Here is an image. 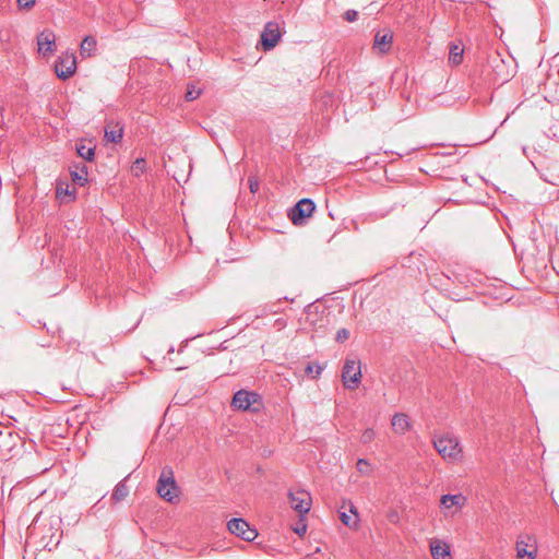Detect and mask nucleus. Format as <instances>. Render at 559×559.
I'll return each instance as SVG.
<instances>
[{"instance_id":"obj_1","label":"nucleus","mask_w":559,"mask_h":559,"mask_svg":"<svg viewBox=\"0 0 559 559\" xmlns=\"http://www.w3.org/2000/svg\"><path fill=\"white\" fill-rule=\"evenodd\" d=\"M156 490L158 496L168 502H174L179 498L180 489L176 483L174 471L170 466H164L162 468Z\"/></svg>"},{"instance_id":"obj_2","label":"nucleus","mask_w":559,"mask_h":559,"mask_svg":"<svg viewBox=\"0 0 559 559\" xmlns=\"http://www.w3.org/2000/svg\"><path fill=\"white\" fill-rule=\"evenodd\" d=\"M433 447L444 460L455 461L461 456L462 449L460 442L453 436L445 435L436 438Z\"/></svg>"},{"instance_id":"obj_3","label":"nucleus","mask_w":559,"mask_h":559,"mask_svg":"<svg viewBox=\"0 0 559 559\" xmlns=\"http://www.w3.org/2000/svg\"><path fill=\"white\" fill-rule=\"evenodd\" d=\"M231 405L236 409L259 412L262 407L261 396L254 392L240 390L235 393Z\"/></svg>"},{"instance_id":"obj_4","label":"nucleus","mask_w":559,"mask_h":559,"mask_svg":"<svg viewBox=\"0 0 559 559\" xmlns=\"http://www.w3.org/2000/svg\"><path fill=\"white\" fill-rule=\"evenodd\" d=\"M343 384L346 389L355 390L361 379L359 361L355 359H346L342 370Z\"/></svg>"},{"instance_id":"obj_5","label":"nucleus","mask_w":559,"mask_h":559,"mask_svg":"<svg viewBox=\"0 0 559 559\" xmlns=\"http://www.w3.org/2000/svg\"><path fill=\"white\" fill-rule=\"evenodd\" d=\"M76 71V58L74 53H62L55 63L57 76L63 81L70 79Z\"/></svg>"},{"instance_id":"obj_6","label":"nucleus","mask_w":559,"mask_h":559,"mask_svg":"<svg viewBox=\"0 0 559 559\" xmlns=\"http://www.w3.org/2000/svg\"><path fill=\"white\" fill-rule=\"evenodd\" d=\"M227 528L231 534L240 537L246 542H252L258 536V532L250 527L248 522L243 519L234 518L229 520L227 523Z\"/></svg>"},{"instance_id":"obj_7","label":"nucleus","mask_w":559,"mask_h":559,"mask_svg":"<svg viewBox=\"0 0 559 559\" xmlns=\"http://www.w3.org/2000/svg\"><path fill=\"white\" fill-rule=\"evenodd\" d=\"M288 498L292 509L300 515L307 514L310 511L311 496L306 490L298 489L296 491H289Z\"/></svg>"},{"instance_id":"obj_8","label":"nucleus","mask_w":559,"mask_h":559,"mask_svg":"<svg viewBox=\"0 0 559 559\" xmlns=\"http://www.w3.org/2000/svg\"><path fill=\"white\" fill-rule=\"evenodd\" d=\"M316 209V204L311 199H301L292 209L289 217L295 225L301 224L305 218L311 216Z\"/></svg>"},{"instance_id":"obj_9","label":"nucleus","mask_w":559,"mask_h":559,"mask_svg":"<svg viewBox=\"0 0 559 559\" xmlns=\"http://www.w3.org/2000/svg\"><path fill=\"white\" fill-rule=\"evenodd\" d=\"M282 36L281 27L276 22L265 24L261 34V44L265 51L273 49Z\"/></svg>"},{"instance_id":"obj_10","label":"nucleus","mask_w":559,"mask_h":559,"mask_svg":"<svg viewBox=\"0 0 559 559\" xmlns=\"http://www.w3.org/2000/svg\"><path fill=\"white\" fill-rule=\"evenodd\" d=\"M393 33L390 29L379 31L374 35L373 49L378 53H386L391 49Z\"/></svg>"},{"instance_id":"obj_11","label":"nucleus","mask_w":559,"mask_h":559,"mask_svg":"<svg viewBox=\"0 0 559 559\" xmlns=\"http://www.w3.org/2000/svg\"><path fill=\"white\" fill-rule=\"evenodd\" d=\"M56 36L55 33L50 29H44L37 36V45L38 51L44 56L47 53H51L56 48Z\"/></svg>"},{"instance_id":"obj_12","label":"nucleus","mask_w":559,"mask_h":559,"mask_svg":"<svg viewBox=\"0 0 559 559\" xmlns=\"http://www.w3.org/2000/svg\"><path fill=\"white\" fill-rule=\"evenodd\" d=\"M346 504H348L349 512L354 515H349L346 511H340V519L344 525H346L349 528H357L358 522H359V515L357 508L353 504L352 501H343L342 509L346 508Z\"/></svg>"},{"instance_id":"obj_13","label":"nucleus","mask_w":559,"mask_h":559,"mask_svg":"<svg viewBox=\"0 0 559 559\" xmlns=\"http://www.w3.org/2000/svg\"><path fill=\"white\" fill-rule=\"evenodd\" d=\"M70 175L74 183L83 187L87 182V166L84 164H75L70 167Z\"/></svg>"},{"instance_id":"obj_14","label":"nucleus","mask_w":559,"mask_h":559,"mask_svg":"<svg viewBox=\"0 0 559 559\" xmlns=\"http://www.w3.org/2000/svg\"><path fill=\"white\" fill-rule=\"evenodd\" d=\"M392 427L396 433H405L409 427V419L408 416L404 413H397L392 417L391 420Z\"/></svg>"},{"instance_id":"obj_15","label":"nucleus","mask_w":559,"mask_h":559,"mask_svg":"<svg viewBox=\"0 0 559 559\" xmlns=\"http://www.w3.org/2000/svg\"><path fill=\"white\" fill-rule=\"evenodd\" d=\"M75 150L78 155L86 162L94 160L95 157V146L91 144H86L84 140H81L76 143Z\"/></svg>"},{"instance_id":"obj_16","label":"nucleus","mask_w":559,"mask_h":559,"mask_svg":"<svg viewBox=\"0 0 559 559\" xmlns=\"http://www.w3.org/2000/svg\"><path fill=\"white\" fill-rule=\"evenodd\" d=\"M97 41L94 36H85L80 45V55L82 58L92 57L95 53Z\"/></svg>"},{"instance_id":"obj_17","label":"nucleus","mask_w":559,"mask_h":559,"mask_svg":"<svg viewBox=\"0 0 559 559\" xmlns=\"http://www.w3.org/2000/svg\"><path fill=\"white\" fill-rule=\"evenodd\" d=\"M441 506L445 509H450L451 507H463L465 503V497L461 493L459 495H443L440 499Z\"/></svg>"},{"instance_id":"obj_18","label":"nucleus","mask_w":559,"mask_h":559,"mask_svg":"<svg viewBox=\"0 0 559 559\" xmlns=\"http://www.w3.org/2000/svg\"><path fill=\"white\" fill-rule=\"evenodd\" d=\"M430 551L433 559H447V557L450 556L448 545L441 544L439 540L431 542Z\"/></svg>"},{"instance_id":"obj_19","label":"nucleus","mask_w":559,"mask_h":559,"mask_svg":"<svg viewBox=\"0 0 559 559\" xmlns=\"http://www.w3.org/2000/svg\"><path fill=\"white\" fill-rule=\"evenodd\" d=\"M128 495L129 488L126 484V480L123 479L116 485L111 495V500L114 501V503H117L122 501Z\"/></svg>"},{"instance_id":"obj_20","label":"nucleus","mask_w":559,"mask_h":559,"mask_svg":"<svg viewBox=\"0 0 559 559\" xmlns=\"http://www.w3.org/2000/svg\"><path fill=\"white\" fill-rule=\"evenodd\" d=\"M464 48L459 44L450 46L449 62L453 66H459L463 60Z\"/></svg>"},{"instance_id":"obj_21","label":"nucleus","mask_w":559,"mask_h":559,"mask_svg":"<svg viewBox=\"0 0 559 559\" xmlns=\"http://www.w3.org/2000/svg\"><path fill=\"white\" fill-rule=\"evenodd\" d=\"M527 546V543L524 540L516 542V552L519 559H523L525 557H527V559H535V550L528 551Z\"/></svg>"},{"instance_id":"obj_22","label":"nucleus","mask_w":559,"mask_h":559,"mask_svg":"<svg viewBox=\"0 0 559 559\" xmlns=\"http://www.w3.org/2000/svg\"><path fill=\"white\" fill-rule=\"evenodd\" d=\"M335 104V98L331 93H324L320 99L317 100L316 106L320 109L333 107Z\"/></svg>"},{"instance_id":"obj_23","label":"nucleus","mask_w":559,"mask_h":559,"mask_svg":"<svg viewBox=\"0 0 559 559\" xmlns=\"http://www.w3.org/2000/svg\"><path fill=\"white\" fill-rule=\"evenodd\" d=\"M122 129L105 130V138L108 142L118 143L122 139Z\"/></svg>"},{"instance_id":"obj_24","label":"nucleus","mask_w":559,"mask_h":559,"mask_svg":"<svg viewBox=\"0 0 559 559\" xmlns=\"http://www.w3.org/2000/svg\"><path fill=\"white\" fill-rule=\"evenodd\" d=\"M201 94V91L200 90H195V87L193 85H188V90L186 92V99L188 102H192L194 99H197Z\"/></svg>"},{"instance_id":"obj_25","label":"nucleus","mask_w":559,"mask_h":559,"mask_svg":"<svg viewBox=\"0 0 559 559\" xmlns=\"http://www.w3.org/2000/svg\"><path fill=\"white\" fill-rule=\"evenodd\" d=\"M132 169L135 173L136 176L144 173L145 169V159L144 158H136L132 165Z\"/></svg>"},{"instance_id":"obj_26","label":"nucleus","mask_w":559,"mask_h":559,"mask_svg":"<svg viewBox=\"0 0 559 559\" xmlns=\"http://www.w3.org/2000/svg\"><path fill=\"white\" fill-rule=\"evenodd\" d=\"M374 436H376L374 430H373V429H371V428H367V429L362 432V435H361V437H360V441H361L362 443H365V444H366V443H369V442H371V441L374 439Z\"/></svg>"},{"instance_id":"obj_27","label":"nucleus","mask_w":559,"mask_h":559,"mask_svg":"<svg viewBox=\"0 0 559 559\" xmlns=\"http://www.w3.org/2000/svg\"><path fill=\"white\" fill-rule=\"evenodd\" d=\"M349 331L345 328L343 329H340L337 332H336V335H335V341L338 342V343H343L345 342L346 340H348L349 337Z\"/></svg>"},{"instance_id":"obj_28","label":"nucleus","mask_w":559,"mask_h":559,"mask_svg":"<svg viewBox=\"0 0 559 559\" xmlns=\"http://www.w3.org/2000/svg\"><path fill=\"white\" fill-rule=\"evenodd\" d=\"M16 1H17V5L21 10H29L36 3V0H16Z\"/></svg>"},{"instance_id":"obj_29","label":"nucleus","mask_w":559,"mask_h":559,"mask_svg":"<svg viewBox=\"0 0 559 559\" xmlns=\"http://www.w3.org/2000/svg\"><path fill=\"white\" fill-rule=\"evenodd\" d=\"M357 469L362 473V474H367L368 471H369V463L367 460L365 459H359L357 461Z\"/></svg>"},{"instance_id":"obj_30","label":"nucleus","mask_w":559,"mask_h":559,"mask_svg":"<svg viewBox=\"0 0 559 559\" xmlns=\"http://www.w3.org/2000/svg\"><path fill=\"white\" fill-rule=\"evenodd\" d=\"M358 19V12L356 10H347L344 13V20L347 22H355Z\"/></svg>"},{"instance_id":"obj_31","label":"nucleus","mask_w":559,"mask_h":559,"mask_svg":"<svg viewBox=\"0 0 559 559\" xmlns=\"http://www.w3.org/2000/svg\"><path fill=\"white\" fill-rule=\"evenodd\" d=\"M249 188L252 193H255L259 189V182L257 179L250 178L249 179Z\"/></svg>"},{"instance_id":"obj_32","label":"nucleus","mask_w":559,"mask_h":559,"mask_svg":"<svg viewBox=\"0 0 559 559\" xmlns=\"http://www.w3.org/2000/svg\"><path fill=\"white\" fill-rule=\"evenodd\" d=\"M295 533L298 534L299 536L304 535L307 531V525L305 523H300L298 524L295 528H294Z\"/></svg>"},{"instance_id":"obj_33","label":"nucleus","mask_w":559,"mask_h":559,"mask_svg":"<svg viewBox=\"0 0 559 559\" xmlns=\"http://www.w3.org/2000/svg\"><path fill=\"white\" fill-rule=\"evenodd\" d=\"M192 338H193V337L186 338V340L181 343V345H180V347H179V350H178V352H179V353H182V352H183V349L188 346V343H189Z\"/></svg>"},{"instance_id":"obj_34","label":"nucleus","mask_w":559,"mask_h":559,"mask_svg":"<svg viewBox=\"0 0 559 559\" xmlns=\"http://www.w3.org/2000/svg\"><path fill=\"white\" fill-rule=\"evenodd\" d=\"M306 373L307 374H312V372H314V366L312 364H309L307 367H306Z\"/></svg>"},{"instance_id":"obj_35","label":"nucleus","mask_w":559,"mask_h":559,"mask_svg":"<svg viewBox=\"0 0 559 559\" xmlns=\"http://www.w3.org/2000/svg\"><path fill=\"white\" fill-rule=\"evenodd\" d=\"M321 371H322L321 366L317 365L316 366V376L314 377L319 376L321 373Z\"/></svg>"},{"instance_id":"obj_36","label":"nucleus","mask_w":559,"mask_h":559,"mask_svg":"<svg viewBox=\"0 0 559 559\" xmlns=\"http://www.w3.org/2000/svg\"><path fill=\"white\" fill-rule=\"evenodd\" d=\"M174 352H175L174 346H170V347H169V349H168V352H167V354L169 355V354H173Z\"/></svg>"},{"instance_id":"obj_37","label":"nucleus","mask_w":559,"mask_h":559,"mask_svg":"<svg viewBox=\"0 0 559 559\" xmlns=\"http://www.w3.org/2000/svg\"><path fill=\"white\" fill-rule=\"evenodd\" d=\"M201 336V333H198L197 335H194V338H198Z\"/></svg>"},{"instance_id":"obj_38","label":"nucleus","mask_w":559,"mask_h":559,"mask_svg":"<svg viewBox=\"0 0 559 559\" xmlns=\"http://www.w3.org/2000/svg\"><path fill=\"white\" fill-rule=\"evenodd\" d=\"M201 336V333H198L197 335H194V338H198Z\"/></svg>"},{"instance_id":"obj_39","label":"nucleus","mask_w":559,"mask_h":559,"mask_svg":"<svg viewBox=\"0 0 559 559\" xmlns=\"http://www.w3.org/2000/svg\"><path fill=\"white\" fill-rule=\"evenodd\" d=\"M201 336V333H198L197 335H194V338H198Z\"/></svg>"}]
</instances>
